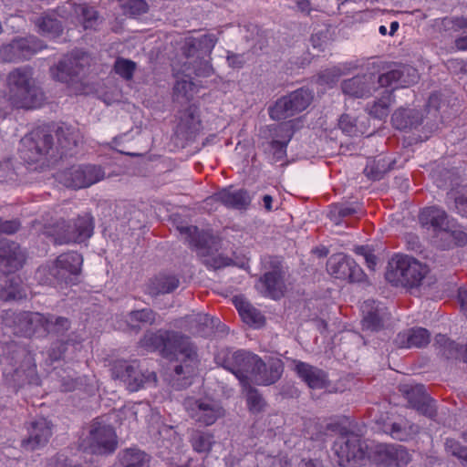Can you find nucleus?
<instances>
[{
    "label": "nucleus",
    "instance_id": "21",
    "mask_svg": "<svg viewBox=\"0 0 467 467\" xmlns=\"http://www.w3.org/2000/svg\"><path fill=\"white\" fill-rule=\"evenodd\" d=\"M255 288L263 296L272 299H278L284 296L285 290L284 273L279 266L265 272L258 280Z\"/></svg>",
    "mask_w": 467,
    "mask_h": 467
},
{
    "label": "nucleus",
    "instance_id": "37",
    "mask_svg": "<svg viewBox=\"0 0 467 467\" xmlns=\"http://www.w3.org/2000/svg\"><path fill=\"white\" fill-rule=\"evenodd\" d=\"M383 431L389 434L395 440L406 441L414 438L419 433L420 427L417 424L405 420L385 426Z\"/></svg>",
    "mask_w": 467,
    "mask_h": 467
},
{
    "label": "nucleus",
    "instance_id": "33",
    "mask_svg": "<svg viewBox=\"0 0 467 467\" xmlns=\"http://www.w3.org/2000/svg\"><path fill=\"white\" fill-rule=\"evenodd\" d=\"M26 254L19 244L15 242L3 241L0 243V262L14 271L22 267Z\"/></svg>",
    "mask_w": 467,
    "mask_h": 467
},
{
    "label": "nucleus",
    "instance_id": "58",
    "mask_svg": "<svg viewBox=\"0 0 467 467\" xmlns=\"http://www.w3.org/2000/svg\"><path fill=\"white\" fill-rule=\"evenodd\" d=\"M338 126L341 130L348 136H354L358 132L356 120L349 115H342L339 119Z\"/></svg>",
    "mask_w": 467,
    "mask_h": 467
},
{
    "label": "nucleus",
    "instance_id": "48",
    "mask_svg": "<svg viewBox=\"0 0 467 467\" xmlns=\"http://www.w3.org/2000/svg\"><path fill=\"white\" fill-rule=\"evenodd\" d=\"M157 314L150 309L144 308L135 310L129 313L127 316V323L131 328H140V325H151L156 322Z\"/></svg>",
    "mask_w": 467,
    "mask_h": 467
},
{
    "label": "nucleus",
    "instance_id": "25",
    "mask_svg": "<svg viewBox=\"0 0 467 467\" xmlns=\"http://www.w3.org/2000/svg\"><path fill=\"white\" fill-rule=\"evenodd\" d=\"M374 73H368L362 76H356L346 79L341 83V88L344 94L354 98H364L369 96L375 90Z\"/></svg>",
    "mask_w": 467,
    "mask_h": 467
},
{
    "label": "nucleus",
    "instance_id": "63",
    "mask_svg": "<svg viewBox=\"0 0 467 467\" xmlns=\"http://www.w3.org/2000/svg\"><path fill=\"white\" fill-rule=\"evenodd\" d=\"M66 350V344L59 342L57 343L54 347L51 348L49 351V357L52 360H58L60 359Z\"/></svg>",
    "mask_w": 467,
    "mask_h": 467
},
{
    "label": "nucleus",
    "instance_id": "12",
    "mask_svg": "<svg viewBox=\"0 0 467 467\" xmlns=\"http://www.w3.org/2000/svg\"><path fill=\"white\" fill-rule=\"evenodd\" d=\"M93 230V217L86 213L78 216L73 223H67L64 220H59L54 225L52 234L56 236L55 242L58 244L81 243L92 235Z\"/></svg>",
    "mask_w": 467,
    "mask_h": 467
},
{
    "label": "nucleus",
    "instance_id": "24",
    "mask_svg": "<svg viewBox=\"0 0 467 467\" xmlns=\"http://www.w3.org/2000/svg\"><path fill=\"white\" fill-rule=\"evenodd\" d=\"M419 222L422 227L431 229L439 239L451 223L445 211L437 206L422 209L419 214Z\"/></svg>",
    "mask_w": 467,
    "mask_h": 467
},
{
    "label": "nucleus",
    "instance_id": "1",
    "mask_svg": "<svg viewBox=\"0 0 467 467\" xmlns=\"http://www.w3.org/2000/svg\"><path fill=\"white\" fill-rule=\"evenodd\" d=\"M140 345L147 351H159L165 358L181 361L174 368L177 375H191L194 372L198 363L197 349L187 336L170 330L147 332Z\"/></svg>",
    "mask_w": 467,
    "mask_h": 467
},
{
    "label": "nucleus",
    "instance_id": "17",
    "mask_svg": "<svg viewBox=\"0 0 467 467\" xmlns=\"http://www.w3.org/2000/svg\"><path fill=\"white\" fill-rule=\"evenodd\" d=\"M88 442L93 453H110L117 447L116 433L111 426L95 421L91 425Z\"/></svg>",
    "mask_w": 467,
    "mask_h": 467
},
{
    "label": "nucleus",
    "instance_id": "3",
    "mask_svg": "<svg viewBox=\"0 0 467 467\" xmlns=\"http://www.w3.org/2000/svg\"><path fill=\"white\" fill-rule=\"evenodd\" d=\"M217 38L213 34L203 35L200 38H187L182 47L186 61L183 71L187 76L192 73L198 77H209L213 72L209 56Z\"/></svg>",
    "mask_w": 467,
    "mask_h": 467
},
{
    "label": "nucleus",
    "instance_id": "54",
    "mask_svg": "<svg viewBox=\"0 0 467 467\" xmlns=\"http://www.w3.org/2000/svg\"><path fill=\"white\" fill-rule=\"evenodd\" d=\"M358 212V205L353 206L345 203L334 204L330 210V219L337 224L340 223V219L351 216Z\"/></svg>",
    "mask_w": 467,
    "mask_h": 467
},
{
    "label": "nucleus",
    "instance_id": "14",
    "mask_svg": "<svg viewBox=\"0 0 467 467\" xmlns=\"http://www.w3.org/2000/svg\"><path fill=\"white\" fill-rule=\"evenodd\" d=\"M313 94L308 88H301L279 99L270 109L273 119L284 120L305 110L311 103Z\"/></svg>",
    "mask_w": 467,
    "mask_h": 467
},
{
    "label": "nucleus",
    "instance_id": "35",
    "mask_svg": "<svg viewBox=\"0 0 467 467\" xmlns=\"http://www.w3.org/2000/svg\"><path fill=\"white\" fill-rule=\"evenodd\" d=\"M214 198L226 207L244 209L250 203V197L246 191L223 189L218 192Z\"/></svg>",
    "mask_w": 467,
    "mask_h": 467
},
{
    "label": "nucleus",
    "instance_id": "43",
    "mask_svg": "<svg viewBox=\"0 0 467 467\" xmlns=\"http://www.w3.org/2000/svg\"><path fill=\"white\" fill-rule=\"evenodd\" d=\"M440 240L441 242V246L443 249L450 248L452 245L462 246L467 244V234L451 222Z\"/></svg>",
    "mask_w": 467,
    "mask_h": 467
},
{
    "label": "nucleus",
    "instance_id": "52",
    "mask_svg": "<svg viewBox=\"0 0 467 467\" xmlns=\"http://www.w3.org/2000/svg\"><path fill=\"white\" fill-rule=\"evenodd\" d=\"M119 5L125 15L139 16L148 11V4L144 0H119Z\"/></svg>",
    "mask_w": 467,
    "mask_h": 467
},
{
    "label": "nucleus",
    "instance_id": "9",
    "mask_svg": "<svg viewBox=\"0 0 467 467\" xmlns=\"http://www.w3.org/2000/svg\"><path fill=\"white\" fill-rule=\"evenodd\" d=\"M218 365L232 372L243 385L247 384L254 365H261V358L245 350H221L215 357Z\"/></svg>",
    "mask_w": 467,
    "mask_h": 467
},
{
    "label": "nucleus",
    "instance_id": "8",
    "mask_svg": "<svg viewBox=\"0 0 467 467\" xmlns=\"http://www.w3.org/2000/svg\"><path fill=\"white\" fill-rule=\"evenodd\" d=\"M5 326L12 327L15 334L31 337H45L46 314L39 312L12 310L5 311L2 317Z\"/></svg>",
    "mask_w": 467,
    "mask_h": 467
},
{
    "label": "nucleus",
    "instance_id": "51",
    "mask_svg": "<svg viewBox=\"0 0 467 467\" xmlns=\"http://www.w3.org/2000/svg\"><path fill=\"white\" fill-rule=\"evenodd\" d=\"M246 389V400L249 410L253 413H259L264 410L265 401L258 390L251 386L244 385Z\"/></svg>",
    "mask_w": 467,
    "mask_h": 467
},
{
    "label": "nucleus",
    "instance_id": "13",
    "mask_svg": "<svg viewBox=\"0 0 467 467\" xmlns=\"http://www.w3.org/2000/svg\"><path fill=\"white\" fill-rule=\"evenodd\" d=\"M112 376L123 381L127 389L132 392L141 388L155 386L157 381V376L153 371L143 370L136 361L116 363Z\"/></svg>",
    "mask_w": 467,
    "mask_h": 467
},
{
    "label": "nucleus",
    "instance_id": "47",
    "mask_svg": "<svg viewBox=\"0 0 467 467\" xmlns=\"http://www.w3.org/2000/svg\"><path fill=\"white\" fill-rule=\"evenodd\" d=\"M11 48L18 53V57L22 59H28L30 57L43 48V45L38 40L34 38L26 37L16 41L11 46Z\"/></svg>",
    "mask_w": 467,
    "mask_h": 467
},
{
    "label": "nucleus",
    "instance_id": "31",
    "mask_svg": "<svg viewBox=\"0 0 467 467\" xmlns=\"http://www.w3.org/2000/svg\"><path fill=\"white\" fill-rule=\"evenodd\" d=\"M431 341V333L423 327H413L400 332L395 338V344L399 348H423Z\"/></svg>",
    "mask_w": 467,
    "mask_h": 467
},
{
    "label": "nucleus",
    "instance_id": "42",
    "mask_svg": "<svg viewBox=\"0 0 467 467\" xmlns=\"http://www.w3.org/2000/svg\"><path fill=\"white\" fill-rule=\"evenodd\" d=\"M150 457L141 450L130 448L120 453L122 467H150Z\"/></svg>",
    "mask_w": 467,
    "mask_h": 467
},
{
    "label": "nucleus",
    "instance_id": "57",
    "mask_svg": "<svg viewBox=\"0 0 467 467\" xmlns=\"http://www.w3.org/2000/svg\"><path fill=\"white\" fill-rule=\"evenodd\" d=\"M454 203L457 212L464 217H467V187L457 191L454 195Z\"/></svg>",
    "mask_w": 467,
    "mask_h": 467
},
{
    "label": "nucleus",
    "instance_id": "10",
    "mask_svg": "<svg viewBox=\"0 0 467 467\" xmlns=\"http://www.w3.org/2000/svg\"><path fill=\"white\" fill-rule=\"evenodd\" d=\"M372 65L378 68V72H381L377 78L380 87L406 88L419 79L417 69L407 64L379 61Z\"/></svg>",
    "mask_w": 467,
    "mask_h": 467
},
{
    "label": "nucleus",
    "instance_id": "53",
    "mask_svg": "<svg viewBox=\"0 0 467 467\" xmlns=\"http://www.w3.org/2000/svg\"><path fill=\"white\" fill-rule=\"evenodd\" d=\"M136 67L137 65L135 62L123 57L117 58L114 63V70L116 74L125 80L132 79Z\"/></svg>",
    "mask_w": 467,
    "mask_h": 467
},
{
    "label": "nucleus",
    "instance_id": "20",
    "mask_svg": "<svg viewBox=\"0 0 467 467\" xmlns=\"http://www.w3.org/2000/svg\"><path fill=\"white\" fill-rule=\"evenodd\" d=\"M400 391L407 399L410 407L417 411L430 418L435 415L433 400L426 393L423 385L404 384L400 387Z\"/></svg>",
    "mask_w": 467,
    "mask_h": 467
},
{
    "label": "nucleus",
    "instance_id": "2",
    "mask_svg": "<svg viewBox=\"0 0 467 467\" xmlns=\"http://www.w3.org/2000/svg\"><path fill=\"white\" fill-rule=\"evenodd\" d=\"M8 98L16 108L35 109L42 105L45 96L36 85L32 69L23 67L8 74Z\"/></svg>",
    "mask_w": 467,
    "mask_h": 467
},
{
    "label": "nucleus",
    "instance_id": "32",
    "mask_svg": "<svg viewBox=\"0 0 467 467\" xmlns=\"http://www.w3.org/2000/svg\"><path fill=\"white\" fill-rule=\"evenodd\" d=\"M422 120L423 114L421 110L416 109L400 108L397 109L391 117L393 127L400 130L417 129L421 125Z\"/></svg>",
    "mask_w": 467,
    "mask_h": 467
},
{
    "label": "nucleus",
    "instance_id": "50",
    "mask_svg": "<svg viewBox=\"0 0 467 467\" xmlns=\"http://www.w3.org/2000/svg\"><path fill=\"white\" fill-rule=\"evenodd\" d=\"M200 122L192 113H184L177 125V133L184 139H191L198 131Z\"/></svg>",
    "mask_w": 467,
    "mask_h": 467
},
{
    "label": "nucleus",
    "instance_id": "7",
    "mask_svg": "<svg viewBox=\"0 0 467 467\" xmlns=\"http://www.w3.org/2000/svg\"><path fill=\"white\" fill-rule=\"evenodd\" d=\"M365 449L358 434L346 427L338 429V436L333 443L332 451L339 466L346 467L351 462H359L358 464L362 462L365 459Z\"/></svg>",
    "mask_w": 467,
    "mask_h": 467
},
{
    "label": "nucleus",
    "instance_id": "38",
    "mask_svg": "<svg viewBox=\"0 0 467 467\" xmlns=\"http://www.w3.org/2000/svg\"><path fill=\"white\" fill-rule=\"evenodd\" d=\"M434 340L445 357L448 358H460L467 362V345L465 347L460 346L454 341L449 340L441 334L437 335Z\"/></svg>",
    "mask_w": 467,
    "mask_h": 467
},
{
    "label": "nucleus",
    "instance_id": "55",
    "mask_svg": "<svg viewBox=\"0 0 467 467\" xmlns=\"http://www.w3.org/2000/svg\"><path fill=\"white\" fill-rule=\"evenodd\" d=\"M80 16L84 23V29L92 27L98 25L99 16L97 10L92 6L81 5L79 7Z\"/></svg>",
    "mask_w": 467,
    "mask_h": 467
},
{
    "label": "nucleus",
    "instance_id": "19",
    "mask_svg": "<svg viewBox=\"0 0 467 467\" xmlns=\"http://www.w3.org/2000/svg\"><path fill=\"white\" fill-rule=\"evenodd\" d=\"M54 138L56 137V146L58 150V156L61 159L71 151L81 141L82 136L76 125L61 122L52 126Z\"/></svg>",
    "mask_w": 467,
    "mask_h": 467
},
{
    "label": "nucleus",
    "instance_id": "30",
    "mask_svg": "<svg viewBox=\"0 0 467 467\" xmlns=\"http://www.w3.org/2000/svg\"><path fill=\"white\" fill-rule=\"evenodd\" d=\"M292 136L293 132L288 123H282L274 129V136L268 145V150L273 155L274 161L284 159L286 153V146Z\"/></svg>",
    "mask_w": 467,
    "mask_h": 467
},
{
    "label": "nucleus",
    "instance_id": "40",
    "mask_svg": "<svg viewBox=\"0 0 467 467\" xmlns=\"http://www.w3.org/2000/svg\"><path fill=\"white\" fill-rule=\"evenodd\" d=\"M26 296V291L20 285L17 277L5 276L4 284L0 283V299L5 301L19 300Z\"/></svg>",
    "mask_w": 467,
    "mask_h": 467
},
{
    "label": "nucleus",
    "instance_id": "46",
    "mask_svg": "<svg viewBox=\"0 0 467 467\" xmlns=\"http://www.w3.org/2000/svg\"><path fill=\"white\" fill-rule=\"evenodd\" d=\"M47 322H45V337L51 334L55 336H63L71 327V322L68 318L46 314Z\"/></svg>",
    "mask_w": 467,
    "mask_h": 467
},
{
    "label": "nucleus",
    "instance_id": "5",
    "mask_svg": "<svg viewBox=\"0 0 467 467\" xmlns=\"http://www.w3.org/2000/svg\"><path fill=\"white\" fill-rule=\"evenodd\" d=\"M83 258L77 252L62 254L50 263L38 267L36 278L43 284L73 283L81 271Z\"/></svg>",
    "mask_w": 467,
    "mask_h": 467
},
{
    "label": "nucleus",
    "instance_id": "59",
    "mask_svg": "<svg viewBox=\"0 0 467 467\" xmlns=\"http://www.w3.org/2000/svg\"><path fill=\"white\" fill-rule=\"evenodd\" d=\"M445 446L452 455L467 462V447L461 445L454 440H447Z\"/></svg>",
    "mask_w": 467,
    "mask_h": 467
},
{
    "label": "nucleus",
    "instance_id": "41",
    "mask_svg": "<svg viewBox=\"0 0 467 467\" xmlns=\"http://www.w3.org/2000/svg\"><path fill=\"white\" fill-rule=\"evenodd\" d=\"M353 67L355 66L351 63H344L327 68L318 73L317 82L322 86L332 87L341 76L348 73Z\"/></svg>",
    "mask_w": 467,
    "mask_h": 467
},
{
    "label": "nucleus",
    "instance_id": "11",
    "mask_svg": "<svg viewBox=\"0 0 467 467\" xmlns=\"http://www.w3.org/2000/svg\"><path fill=\"white\" fill-rule=\"evenodd\" d=\"M183 406L189 418L204 427L212 426L225 414L221 403L209 397L187 398Z\"/></svg>",
    "mask_w": 467,
    "mask_h": 467
},
{
    "label": "nucleus",
    "instance_id": "18",
    "mask_svg": "<svg viewBox=\"0 0 467 467\" xmlns=\"http://www.w3.org/2000/svg\"><path fill=\"white\" fill-rule=\"evenodd\" d=\"M327 266L329 274L338 279L358 282L361 280L363 275L362 269L351 257L347 255L336 254L331 256Z\"/></svg>",
    "mask_w": 467,
    "mask_h": 467
},
{
    "label": "nucleus",
    "instance_id": "29",
    "mask_svg": "<svg viewBox=\"0 0 467 467\" xmlns=\"http://www.w3.org/2000/svg\"><path fill=\"white\" fill-rule=\"evenodd\" d=\"M52 436V424L47 419L40 418L32 422L29 436L24 445L30 450L45 446Z\"/></svg>",
    "mask_w": 467,
    "mask_h": 467
},
{
    "label": "nucleus",
    "instance_id": "4",
    "mask_svg": "<svg viewBox=\"0 0 467 467\" xmlns=\"http://www.w3.org/2000/svg\"><path fill=\"white\" fill-rule=\"evenodd\" d=\"M21 152L28 162L45 161H57L59 159L58 150L54 142L52 127H42L34 130L21 140Z\"/></svg>",
    "mask_w": 467,
    "mask_h": 467
},
{
    "label": "nucleus",
    "instance_id": "39",
    "mask_svg": "<svg viewBox=\"0 0 467 467\" xmlns=\"http://www.w3.org/2000/svg\"><path fill=\"white\" fill-rule=\"evenodd\" d=\"M190 443L197 453L207 455L215 443L214 435L210 431L193 430L190 436Z\"/></svg>",
    "mask_w": 467,
    "mask_h": 467
},
{
    "label": "nucleus",
    "instance_id": "16",
    "mask_svg": "<svg viewBox=\"0 0 467 467\" xmlns=\"http://www.w3.org/2000/svg\"><path fill=\"white\" fill-rule=\"evenodd\" d=\"M90 63V57L87 53L78 50L64 57L57 65L50 68V73L54 79L67 83L84 72Z\"/></svg>",
    "mask_w": 467,
    "mask_h": 467
},
{
    "label": "nucleus",
    "instance_id": "44",
    "mask_svg": "<svg viewBox=\"0 0 467 467\" xmlns=\"http://www.w3.org/2000/svg\"><path fill=\"white\" fill-rule=\"evenodd\" d=\"M391 161L385 157L369 159L364 169V173L368 178L379 181L391 169Z\"/></svg>",
    "mask_w": 467,
    "mask_h": 467
},
{
    "label": "nucleus",
    "instance_id": "28",
    "mask_svg": "<svg viewBox=\"0 0 467 467\" xmlns=\"http://www.w3.org/2000/svg\"><path fill=\"white\" fill-rule=\"evenodd\" d=\"M295 370L311 389H323L328 385L327 374L308 363L295 361Z\"/></svg>",
    "mask_w": 467,
    "mask_h": 467
},
{
    "label": "nucleus",
    "instance_id": "60",
    "mask_svg": "<svg viewBox=\"0 0 467 467\" xmlns=\"http://www.w3.org/2000/svg\"><path fill=\"white\" fill-rule=\"evenodd\" d=\"M328 32L329 31H317V33L313 34L310 38L312 47L318 50H325L328 45Z\"/></svg>",
    "mask_w": 467,
    "mask_h": 467
},
{
    "label": "nucleus",
    "instance_id": "61",
    "mask_svg": "<svg viewBox=\"0 0 467 467\" xmlns=\"http://www.w3.org/2000/svg\"><path fill=\"white\" fill-rule=\"evenodd\" d=\"M441 26L444 29H467V19L461 18H443L440 21Z\"/></svg>",
    "mask_w": 467,
    "mask_h": 467
},
{
    "label": "nucleus",
    "instance_id": "36",
    "mask_svg": "<svg viewBox=\"0 0 467 467\" xmlns=\"http://www.w3.org/2000/svg\"><path fill=\"white\" fill-rule=\"evenodd\" d=\"M180 281L173 275L161 274L150 280L148 292L152 296L169 294L179 286Z\"/></svg>",
    "mask_w": 467,
    "mask_h": 467
},
{
    "label": "nucleus",
    "instance_id": "22",
    "mask_svg": "<svg viewBox=\"0 0 467 467\" xmlns=\"http://www.w3.org/2000/svg\"><path fill=\"white\" fill-rule=\"evenodd\" d=\"M404 453L405 451L400 446L379 444L376 446L371 456L363 459L362 462L354 467H389Z\"/></svg>",
    "mask_w": 467,
    "mask_h": 467
},
{
    "label": "nucleus",
    "instance_id": "6",
    "mask_svg": "<svg viewBox=\"0 0 467 467\" xmlns=\"http://www.w3.org/2000/svg\"><path fill=\"white\" fill-rule=\"evenodd\" d=\"M429 273L426 265L408 255H397L389 264L387 280L394 285L417 287Z\"/></svg>",
    "mask_w": 467,
    "mask_h": 467
},
{
    "label": "nucleus",
    "instance_id": "23",
    "mask_svg": "<svg viewBox=\"0 0 467 467\" xmlns=\"http://www.w3.org/2000/svg\"><path fill=\"white\" fill-rule=\"evenodd\" d=\"M215 319L203 313H192L175 322V327L194 336L207 337L215 326Z\"/></svg>",
    "mask_w": 467,
    "mask_h": 467
},
{
    "label": "nucleus",
    "instance_id": "27",
    "mask_svg": "<svg viewBox=\"0 0 467 467\" xmlns=\"http://www.w3.org/2000/svg\"><path fill=\"white\" fill-rule=\"evenodd\" d=\"M261 365L256 363L253 368L249 378L258 385H271L276 382L283 373V364L280 360H275L266 365L261 359Z\"/></svg>",
    "mask_w": 467,
    "mask_h": 467
},
{
    "label": "nucleus",
    "instance_id": "56",
    "mask_svg": "<svg viewBox=\"0 0 467 467\" xmlns=\"http://www.w3.org/2000/svg\"><path fill=\"white\" fill-rule=\"evenodd\" d=\"M195 85L188 79H181L174 85L173 90L177 96L185 97L190 99L194 93Z\"/></svg>",
    "mask_w": 467,
    "mask_h": 467
},
{
    "label": "nucleus",
    "instance_id": "49",
    "mask_svg": "<svg viewBox=\"0 0 467 467\" xmlns=\"http://www.w3.org/2000/svg\"><path fill=\"white\" fill-rule=\"evenodd\" d=\"M392 102V92L385 90L382 97L374 101L373 104L368 108V114L379 119H383L388 117L389 112V106Z\"/></svg>",
    "mask_w": 467,
    "mask_h": 467
},
{
    "label": "nucleus",
    "instance_id": "26",
    "mask_svg": "<svg viewBox=\"0 0 467 467\" xmlns=\"http://www.w3.org/2000/svg\"><path fill=\"white\" fill-rule=\"evenodd\" d=\"M363 313V327L371 331H378L383 327L388 317L386 308L374 300H367L361 306Z\"/></svg>",
    "mask_w": 467,
    "mask_h": 467
},
{
    "label": "nucleus",
    "instance_id": "15",
    "mask_svg": "<svg viewBox=\"0 0 467 467\" xmlns=\"http://www.w3.org/2000/svg\"><path fill=\"white\" fill-rule=\"evenodd\" d=\"M105 177V172L99 166L79 165L72 166L58 175L59 181L68 188L81 189L99 182Z\"/></svg>",
    "mask_w": 467,
    "mask_h": 467
},
{
    "label": "nucleus",
    "instance_id": "34",
    "mask_svg": "<svg viewBox=\"0 0 467 467\" xmlns=\"http://www.w3.org/2000/svg\"><path fill=\"white\" fill-rule=\"evenodd\" d=\"M234 304L244 323L254 327L264 326L265 319L263 314L244 297L235 296Z\"/></svg>",
    "mask_w": 467,
    "mask_h": 467
},
{
    "label": "nucleus",
    "instance_id": "62",
    "mask_svg": "<svg viewBox=\"0 0 467 467\" xmlns=\"http://www.w3.org/2000/svg\"><path fill=\"white\" fill-rule=\"evenodd\" d=\"M19 228L20 222L18 220H3L0 218V233L12 234L17 232Z\"/></svg>",
    "mask_w": 467,
    "mask_h": 467
},
{
    "label": "nucleus",
    "instance_id": "45",
    "mask_svg": "<svg viewBox=\"0 0 467 467\" xmlns=\"http://www.w3.org/2000/svg\"><path fill=\"white\" fill-rule=\"evenodd\" d=\"M182 234L186 235V241L190 245L197 249H203L208 246L212 235L208 233H200L198 228L193 225L181 226L178 228Z\"/></svg>",
    "mask_w": 467,
    "mask_h": 467
},
{
    "label": "nucleus",
    "instance_id": "64",
    "mask_svg": "<svg viewBox=\"0 0 467 467\" xmlns=\"http://www.w3.org/2000/svg\"><path fill=\"white\" fill-rule=\"evenodd\" d=\"M227 61L231 67L241 68L244 65V58L242 55L231 54L227 56Z\"/></svg>",
    "mask_w": 467,
    "mask_h": 467
}]
</instances>
